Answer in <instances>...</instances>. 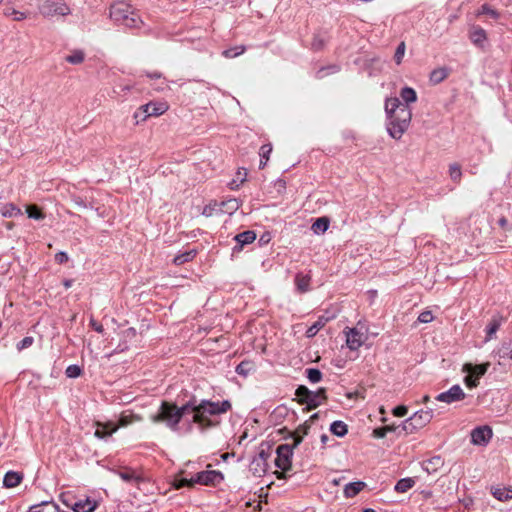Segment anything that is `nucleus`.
<instances>
[{
    "instance_id": "14",
    "label": "nucleus",
    "mask_w": 512,
    "mask_h": 512,
    "mask_svg": "<svg viewBox=\"0 0 512 512\" xmlns=\"http://www.w3.org/2000/svg\"><path fill=\"white\" fill-rule=\"evenodd\" d=\"M234 239L237 241V245L233 248L234 251L242 250L243 246L252 243L256 239V233L248 230L237 234Z\"/></svg>"
},
{
    "instance_id": "45",
    "label": "nucleus",
    "mask_w": 512,
    "mask_h": 512,
    "mask_svg": "<svg viewBox=\"0 0 512 512\" xmlns=\"http://www.w3.org/2000/svg\"><path fill=\"white\" fill-rule=\"evenodd\" d=\"M140 420V417L137 416V415H133V414H130V415H125V414H122L120 419H119V425L120 426H127L129 424H131L133 421H139Z\"/></svg>"
},
{
    "instance_id": "29",
    "label": "nucleus",
    "mask_w": 512,
    "mask_h": 512,
    "mask_svg": "<svg viewBox=\"0 0 512 512\" xmlns=\"http://www.w3.org/2000/svg\"><path fill=\"white\" fill-rule=\"evenodd\" d=\"M295 395L298 398V402L302 405L305 404L307 406V410H309V399L311 397V390H309L304 385H300L296 389Z\"/></svg>"
},
{
    "instance_id": "58",
    "label": "nucleus",
    "mask_w": 512,
    "mask_h": 512,
    "mask_svg": "<svg viewBox=\"0 0 512 512\" xmlns=\"http://www.w3.org/2000/svg\"><path fill=\"white\" fill-rule=\"evenodd\" d=\"M68 255L67 253L61 251V252H58L56 255H55V261L58 263V264H64L68 261Z\"/></svg>"
},
{
    "instance_id": "15",
    "label": "nucleus",
    "mask_w": 512,
    "mask_h": 512,
    "mask_svg": "<svg viewBox=\"0 0 512 512\" xmlns=\"http://www.w3.org/2000/svg\"><path fill=\"white\" fill-rule=\"evenodd\" d=\"M96 507L97 502L87 497L85 500L75 501L71 510L74 512H94Z\"/></svg>"
},
{
    "instance_id": "23",
    "label": "nucleus",
    "mask_w": 512,
    "mask_h": 512,
    "mask_svg": "<svg viewBox=\"0 0 512 512\" xmlns=\"http://www.w3.org/2000/svg\"><path fill=\"white\" fill-rule=\"evenodd\" d=\"M26 213L33 221H45L46 214L44 210L36 204H29L26 206Z\"/></svg>"
},
{
    "instance_id": "30",
    "label": "nucleus",
    "mask_w": 512,
    "mask_h": 512,
    "mask_svg": "<svg viewBox=\"0 0 512 512\" xmlns=\"http://www.w3.org/2000/svg\"><path fill=\"white\" fill-rule=\"evenodd\" d=\"M310 276L304 275L302 273H298L295 276V284L297 287V290L301 293H305L309 290V284H310Z\"/></svg>"
},
{
    "instance_id": "1",
    "label": "nucleus",
    "mask_w": 512,
    "mask_h": 512,
    "mask_svg": "<svg viewBox=\"0 0 512 512\" xmlns=\"http://www.w3.org/2000/svg\"><path fill=\"white\" fill-rule=\"evenodd\" d=\"M188 405H190L189 413H193L192 422L197 424L202 431L217 424L210 419V416L219 415L231 409V403L228 400L222 402L201 400L198 402L195 397H192L188 401Z\"/></svg>"
},
{
    "instance_id": "60",
    "label": "nucleus",
    "mask_w": 512,
    "mask_h": 512,
    "mask_svg": "<svg viewBox=\"0 0 512 512\" xmlns=\"http://www.w3.org/2000/svg\"><path fill=\"white\" fill-rule=\"evenodd\" d=\"M330 226H311V229L316 235L324 234Z\"/></svg>"
},
{
    "instance_id": "20",
    "label": "nucleus",
    "mask_w": 512,
    "mask_h": 512,
    "mask_svg": "<svg viewBox=\"0 0 512 512\" xmlns=\"http://www.w3.org/2000/svg\"><path fill=\"white\" fill-rule=\"evenodd\" d=\"M116 431H117V426H114L110 422L106 423V424L97 423V428L95 430L94 435L97 438L106 439Z\"/></svg>"
},
{
    "instance_id": "57",
    "label": "nucleus",
    "mask_w": 512,
    "mask_h": 512,
    "mask_svg": "<svg viewBox=\"0 0 512 512\" xmlns=\"http://www.w3.org/2000/svg\"><path fill=\"white\" fill-rule=\"evenodd\" d=\"M243 52H244L243 48H237V49H235V51L226 50V51L223 52V55L226 58H231V57H235V56L241 55Z\"/></svg>"
},
{
    "instance_id": "56",
    "label": "nucleus",
    "mask_w": 512,
    "mask_h": 512,
    "mask_svg": "<svg viewBox=\"0 0 512 512\" xmlns=\"http://www.w3.org/2000/svg\"><path fill=\"white\" fill-rule=\"evenodd\" d=\"M404 52H405V46L404 44H400L399 47L397 48V51L395 53V61L397 64H400L401 61H402V58L404 56Z\"/></svg>"
},
{
    "instance_id": "33",
    "label": "nucleus",
    "mask_w": 512,
    "mask_h": 512,
    "mask_svg": "<svg viewBox=\"0 0 512 512\" xmlns=\"http://www.w3.org/2000/svg\"><path fill=\"white\" fill-rule=\"evenodd\" d=\"M330 431L335 436L344 437L348 433V426L343 421L337 420L330 425Z\"/></svg>"
},
{
    "instance_id": "38",
    "label": "nucleus",
    "mask_w": 512,
    "mask_h": 512,
    "mask_svg": "<svg viewBox=\"0 0 512 512\" xmlns=\"http://www.w3.org/2000/svg\"><path fill=\"white\" fill-rule=\"evenodd\" d=\"M415 485V481L412 478L400 479L396 485L395 490L399 493H405Z\"/></svg>"
},
{
    "instance_id": "47",
    "label": "nucleus",
    "mask_w": 512,
    "mask_h": 512,
    "mask_svg": "<svg viewBox=\"0 0 512 512\" xmlns=\"http://www.w3.org/2000/svg\"><path fill=\"white\" fill-rule=\"evenodd\" d=\"M271 455V451H270V447H267V449H261L257 455V457H255L256 459V463H267L269 457Z\"/></svg>"
},
{
    "instance_id": "61",
    "label": "nucleus",
    "mask_w": 512,
    "mask_h": 512,
    "mask_svg": "<svg viewBox=\"0 0 512 512\" xmlns=\"http://www.w3.org/2000/svg\"><path fill=\"white\" fill-rule=\"evenodd\" d=\"M90 325L98 333H103V331H104L103 326L100 323H98L97 321H95L94 319H91Z\"/></svg>"
},
{
    "instance_id": "27",
    "label": "nucleus",
    "mask_w": 512,
    "mask_h": 512,
    "mask_svg": "<svg viewBox=\"0 0 512 512\" xmlns=\"http://www.w3.org/2000/svg\"><path fill=\"white\" fill-rule=\"evenodd\" d=\"M365 483L362 481L351 482L345 485L344 495L347 498L356 496L364 487Z\"/></svg>"
},
{
    "instance_id": "18",
    "label": "nucleus",
    "mask_w": 512,
    "mask_h": 512,
    "mask_svg": "<svg viewBox=\"0 0 512 512\" xmlns=\"http://www.w3.org/2000/svg\"><path fill=\"white\" fill-rule=\"evenodd\" d=\"M326 400L327 394L325 388H319L317 391H311V397L309 399V410L316 409Z\"/></svg>"
},
{
    "instance_id": "48",
    "label": "nucleus",
    "mask_w": 512,
    "mask_h": 512,
    "mask_svg": "<svg viewBox=\"0 0 512 512\" xmlns=\"http://www.w3.org/2000/svg\"><path fill=\"white\" fill-rule=\"evenodd\" d=\"M81 368L78 365H69L66 368V376L69 378H76L81 375Z\"/></svg>"
},
{
    "instance_id": "31",
    "label": "nucleus",
    "mask_w": 512,
    "mask_h": 512,
    "mask_svg": "<svg viewBox=\"0 0 512 512\" xmlns=\"http://www.w3.org/2000/svg\"><path fill=\"white\" fill-rule=\"evenodd\" d=\"M492 495L499 501L512 499V487L492 488Z\"/></svg>"
},
{
    "instance_id": "2",
    "label": "nucleus",
    "mask_w": 512,
    "mask_h": 512,
    "mask_svg": "<svg viewBox=\"0 0 512 512\" xmlns=\"http://www.w3.org/2000/svg\"><path fill=\"white\" fill-rule=\"evenodd\" d=\"M384 110L391 136L393 138H400L410 124L411 110L402 104L397 97L387 98L384 103Z\"/></svg>"
},
{
    "instance_id": "51",
    "label": "nucleus",
    "mask_w": 512,
    "mask_h": 512,
    "mask_svg": "<svg viewBox=\"0 0 512 512\" xmlns=\"http://www.w3.org/2000/svg\"><path fill=\"white\" fill-rule=\"evenodd\" d=\"M84 60V54L82 52H75L74 54L67 57V61L74 64H80Z\"/></svg>"
},
{
    "instance_id": "11",
    "label": "nucleus",
    "mask_w": 512,
    "mask_h": 512,
    "mask_svg": "<svg viewBox=\"0 0 512 512\" xmlns=\"http://www.w3.org/2000/svg\"><path fill=\"white\" fill-rule=\"evenodd\" d=\"M421 466L428 474H434L444 466V459L440 455H435L422 461Z\"/></svg>"
},
{
    "instance_id": "62",
    "label": "nucleus",
    "mask_w": 512,
    "mask_h": 512,
    "mask_svg": "<svg viewBox=\"0 0 512 512\" xmlns=\"http://www.w3.org/2000/svg\"><path fill=\"white\" fill-rule=\"evenodd\" d=\"M329 219L327 217H320L316 220L315 224L321 225V224H328Z\"/></svg>"
},
{
    "instance_id": "55",
    "label": "nucleus",
    "mask_w": 512,
    "mask_h": 512,
    "mask_svg": "<svg viewBox=\"0 0 512 512\" xmlns=\"http://www.w3.org/2000/svg\"><path fill=\"white\" fill-rule=\"evenodd\" d=\"M408 413V408L405 405H399L393 409V414L396 417H404Z\"/></svg>"
},
{
    "instance_id": "3",
    "label": "nucleus",
    "mask_w": 512,
    "mask_h": 512,
    "mask_svg": "<svg viewBox=\"0 0 512 512\" xmlns=\"http://www.w3.org/2000/svg\"><path fill=\"white\" fill-rule=\"evenodd\" d=\"M188 402L178 407L175 403L162 401L156 414L151 415L153 423H163L172 431H178L179 423L185 414L189 413Z\"/></svg>"
},
{
    "instance_id": "17",
    "label": "nucleus",
    "mask_w": 512,
    "mask_h": 512,
    "mask_svg": "<svg viewBox=\"0 0 512 512\" xmlns=\"http://www.w3.org/2000/svg\"><path fill=\"white\" fill-rule=\"evenodd\" d=\"M489 366H490L489 363H483V364H479V365H473L471 363H466L463 366V372L471 374L472 376L479 379L487 372Z\"/></svg>"
},
{
    "instance_id": "8",
    "label": "nucleus",
    "mask_w": 512,
    "mask_h": 512,
    "mask_svg": "<svg viewBox=\"0 0 512 512\" xmlns=\"http://www.w3.org/2000/svg\"><path fill=\"white\" fill-rule=\"evenodd\" d=\"M492 429L489 426H480L471 431V442L474 445H487L492 438Z\"/></svg>"
},
{
    "instance_id": "26",
    "label": "nucleus",
    "mask_w": 512,
    "mask_h": 512,
    "mask_svg": "<svg viewBox=\"0 0 512 512\" xmlns=\"http://www.w3.org/2000/svg\"><path fill=\"white\" fill-rule=\"evenodd\" d=\"M470 39L477 46H483L487 40L486 32L480 27H473L470 31Z\"/></svg>"
},
{
    "instance_id": "19",
    "label": "nucleus",
    "mask_w": 512,
    "mask_h": 512,
    "mask_svg": "<svg viewBox=\"0 0 512 512\" xmlns=\"http://www.w3.org/2000/svg\"><path fill=\"white\" fill-rule=\"evenodd\" d=\"M23 477L21 472L8 471L4 476L3 484L6 488H14L22 482Z\"/></svg>"
},
{
    "instance_id": "36",
    "label": "nucleus",
    "mask_w": 512,
    "mask_h": 512,
    "mask_svg": "<svg viewBox=\"0 0 512 512\" xmlns=\"http://www.w3.org/2000/svg\"><path fill=\"white\" fill-rule=\"evenodd\" d=\"M502 320L503 318L500 316H494L492 318L486 329L487 339H491L492 336L497 332L502 323Z\"/></svg>"
},
{
    "instance_id": "24",
    "label": "nucleus",
    "mask_w": 512,
    "mask_h": 512,
    "mask_svg": "<svg viewBox=\"0 0 512 512\" xmlns=\"http://www.w3.org/2000/svg\"><path fill=\"white\" fill-rule=\"evenodd\" d=\"M240 207V203L236 198L226 199L220 202V213L233 214Z\"/></svg>"
},
{
    "instance_id": "64",
    "label": "nucleus",
    "mask_w": 512,
    "mask_h": 512,
    "mask_svg": "<svg viewBox=\"0 0 512 512\" xmlns=\"http://www.w3.org/2000/svg\"><path fill=\"white\" fill-rule=\"evenodd\" d=\"M63 284H64L65 288H70L73 284V280L67 279L63 282Z\"/></svg>"
},
{
    "instance_id": "44",
    "label": "nucleus",
    "mask_w": 512,
    "mask_h": 512,
    "mask_svg": "<svg viewBox=\"0 0 512 512\" xmlns=\"http://www.w3.org/2000/svg\"><path fill=\"white\" fill-rule=\"evenodd\" d=\"M401 429L404 431L405 434H412L416 432L419 428H416V425H414L412 417H409L402 423Z\"/></svg>"
},
{
    "instance_id": "63",
    "label": "nucleus",
    "mask_w": 512,
    "mask_h": 512,
    "mask_svg": "<svg viewBox=\"0 0 512 512\" xmlns=\"http://www.w3.org/2000/svg\"><path fill=\"white\" fill-rule=\"evenodd\" d=\"M399 427H396L394 425H386L384 426V429L385 431L388 433V432H393L395 431L396 429H398Z\"/></svg>"
},
{
    "instance_id": "50",
    "label": "nucleus",
    "mask_w": 512,
    "mask_h": 512,
    "mask_svg": "<svg viewBox=\"0 0 512 512\" xmlns=\"http://www.w3.org/2000/svg\"><path fill=\"white\" fill-rule=\"evenodd\" d=\"M195 484H196V482H193V477L191 479L182 478L175 482V488L180 489L185 486L192 487Z\"/></svg>"
},
{
    "instance_id": "28",
    "label": "nucleus",
    "mask_w": 512,
    "mask_h": 512,
    "mask_svg": "<svg viewBox=\"0 0 512 512\" xmlns=\"http://www.w3.org/2000/svg\"><path fill=\"white\" fill-rule=\"evenodd\" d=\"M43 13L45 14H58L65 15L68 12V8L65 5H57L54 9L52 8L51 0H46L42 6Z\"/></svg>"
},
{
    "instance_id": "13",
    "label": "nucleus",
    "mask_w": 512,
    "mask_h": 512,
    "mask_svg": "<svg viewBox=\"0 0 512 512\" xmlns=\"http://www.w3.org/2000/svg\"><path fill=\"white\" fill-rule=\"evenodd\" d=\"M248 170L243 167L237 168L228 186L231 190H238L247 181Z\"/></svg>"
},
{
    "instance_id": "59",
    "label": "nucleus",
    "mask_w": 512,
    "mask_h": 512,
    "mask_svg": "<svg viewBox=\"0 0 512 512\" xmlns=\"http://www.w3.org/2000/svg\"><path fill=\"white\" fill-rule=\"evenodd\" d=\"M386 435L387 432L385 431L384 426L373 430V436L375 438H384Z\"/></svg>"
},
{
    "instance_id": "37",
    "label": "nucleus",
    "mask_w": 512,
    "mask_h": 512,
    "mask_svg": "<svg viewBox=\"0 0 512 512\" xmlns=\"http://www.w3.org/2000/svg\"><path fill=\"white\" fill-rule=\"evenodd\" d=\"M196 256V250H189L182 254L176 255L173 259V263L175 265H182L186 262L192 261L193 258Z\"/></svg>"
},
{
    "instance_id": "12",
    "label": "nucleus",
    "mask_w": 512,
    "mask_h": 512,
    "mask_svg": "<svg viewBox=\"0 0 512 512\" xmlns=\"http://www.w3.org/2000/svg\"><path fill=\"white\" fill-rule=\"evenodd\" d=\"M411 417L414 421V425H416V428L421 429L432 420L433 410L430 408L427 410H419L415 412Z\"/></svg>"
},
{
    "instance_id": "34",
    "label": "nucleus",
    "mask_w": 512,
    "mask_h": 512,
    "mask_svg": "<svg viewBox=\"0 0 512 512\" xmlns=\"http://www.w3.org/2000/svg\"><path fill=\"white\" fill-rule=\"evenodd\" d=\"M255 370V365L252 361H248V360H244L242 362H240L235 371L237 374L241 375V376H248L252 371Z\"/></svg>"
},
{
    "instance_id": "39",
    "label": "nucleus",
    "mask_w": 512,
    "mask_h": 512,
    "mask_svg": "<svg viewBox=\"0 0 512 512\" xmlns=\"http://www.w3.org/2000/svg\"><path fill=\"white\" fill-rule=\"evenodd\" d=\"M220 202L211 201L203 208V214L211 217L220 213Z\"/></svg>"
},
{
    "instance_id": "40",
    "label": "nucleus",
    "mask_w": 512,
    "mask_h": 512,
    "mask_svg": "<svg viewBox=\"0 0 512 512\" xmlns=\"http://www.w3.org/2000/svg\"><path fill=\"white\" fill-rule=\"evenodd\" d=\"M268 463H256V459L254 458L251 463V470L254 475L261 476L267 471Z\"/></svg>"
},
{
    "instance_id": "25",
    "label": "nucleus",
    "mask_w": 512,
    "mask_h": 512,
    "mask_svg": "<svg viewBox=\"0 0 512 512\" xmlns=\"http://www.w3.org/2000/svg\"><path fill=\"white\" fill-rule=\"evenodd\" d=\"M28 512H59V506L53 501H44L31 506Z\"/></svg>"
},
{
    "instance_id": "41",
    "label": "nucleus",
    "mask_w": 512,
    "mask_h": 512,
    "mask_svg": "<svg viewBox=\"0 0 512 512\" xmlns=\"http://www.w3.org/2000/svg\"><path fill=\"white\" fill-rule=\"evenodd\" d=\"M306 375L311 383H318L322 379V372L316 368L306 369Z\"/></svg>"
},
{
    "instance_id": "32",
    "label": "nucleus",
    "mask_w": 512,
    "mask_h": 512,
    "mask_svg": "<svg viewBox=\"0 0 512 512\" xmlns=\"http://www.w3.org/2000/svg\"><path fill=\"white\" fill-rule=\"evenodd\" d=\"M400 97L403 100V104L409 107V104L414 103L417 100L416 91L410 87H405L400 91Z\"/></svg>"
},
{
    "instance_id": "52",
    "label": "nucleus",
    "mask_w": 512,
    "mask_h": 512,
    "mask_svg": "<svg viewBox=\"0 0 512 512\" xmlns=\"http://www.w3.org/2000/svg\"><path fill=\"white\" fill-rule=\"evenodd\" d=\"M3 215L14 217L21 214V210L19 208H16L15 206H7L3 210Z\"/></svg>"
},
{
    "instance_id": "54",
    "label": "nucleus",
    "mask_w": 512,
    "mask_h": 512,
    "mask_svg": "<svg viewBox=\"0 0 512 512\" xmlns=\"http://www.w3.org/2000/svg\"><path fill=\"white\" fill-rule=\"evenodd\" d=\"M473 377L474 376H472L471 374H468L464 378V382L467 385V387H469V388H475L479 384L478 379L476 377L475 378H473Z\"/></svg>"
},
{
    "instance_id": "35",
    "label": "nucleus",
    "mask_w": 512,
    "mask_h": 512,
    "mask_svg": "<svg viewBox=\"0 0 512 512\" xmlns=\"http://www.w3.org/2000/svg\"><path fill=\"white\" fill-rule=\"evenodd\" d=\"M448 174L453 182L459 183L462 178V168L459 163H451L448 166Z\"/></svg>"
},
{
    "instance_id": "22",
    "label": "nucleus",
    "mask_w": 512,
    "mask_h": 512,
    "mask_svg": "<svg viewBox=\"0 0 512 512\" xmlns=\"http://www.w3.org/2000/svg\"><path fill=\"white\" fill-rule=\"evenodd\" d=\"M310 429V424L306 421L304 424L300 425L295 431L290 432V437L293 438V445L297 447L303 440V437L308 434Z\"/></svg>"
},
{
    "instance_id": "49",
    "label": "nucleus",
    "mask_w": 512,
    "mask_h": 512,
    "mask_svg": "<svg viewBox=\"0 0 512 512\" xmlns=\"http://www.w3.org/2000/svg\"><path fill=\"white\" fill-rule=\"evenodd\" d=\"M34 342V338L31 336L24 337L20 342L17 343V349L18 351H21L23 349H26L30 347Z\"/></svg>"
},
{
    "instance_id": "43",
    "label": "nucleus",
    "mask_w": 512,
    "mask_h": 512,
    "mask_svg": "<svg viewBox=\"0 0 512 512\" xmlns=\"http://www.w3.org/2000/svg\"><path fill=\"white\" fill-rule=\"evenodd\" d=\"M5 15L11 17L15 21H21L27 17V14L25 12L18 11L14 8H8L5 12Z\"/></svg>"
},
{
    "instance_id": "53",
    "label": "nucleus",
    "mask_w": 512,
    "mask_h": 512,
    "mask_svg": "<svg viewBox=\"0 0 512 512\" xmlns=\"http://www.w3.org/2000/svg\"><path fill=\"white\" fill-rule=\"evenodd\" d=\"M433 320V314L431 311H423L418 316V321L421 323H430Z\"/></svg>"
},
{
    "instance_id": "6",
    "label": "nucleus",
    "mask_w": 512,
    "mask_h": 512,
    "mask_svg": "<svg viewBox=\"0 0 512 512\" xmlns=\"http://www.w3.org/2000/svg\"><path fill=\"white\" fill-rule=\"evenodd\" d=\"M224 479L223 474L220 471L216 470H206L198 472L193 477V482L196 484H201L205 486H216L220 484Z\"/></svg>"
},
{
    "instance_id": "46",
    "label": "nucleus",
    "mask_w": 512,
    "mask_h": 512,
    "mask_svg": "<svg viewBox=\"0 0 512 512\" xmlns=\"http://www.w3.org/2000/svg\"><path fill=\"white\" fill-rule=\"evenodd\" d=\"M59 499L66 507L72 509L73 503L75 502L73 495L69 492L61 493Z\"/></svg>"
},
{
    "instance_id": "4",
    "label": "nucleus",
    "mask_w": 512,
    "mask_h": 512,
    "mask_svg": "<svg viewBox=\"0 0 512 512\" xmlns=\"http://www.w3.org/2000/svg\"><path fill=\"white\" fill-rule=\"evenodd\" d=\"M110 18L128 28L140 29L145 24L139 11L125 1H117L111 5Z\"/></svg>"
},
{
    "instance_id": "10",
    "label": "nucleus",
    "mask_w": 512,
    "mask_h": 512,
    "mask_svg": "<svg viewBox=\"0 0 512 512\" xmlns=\"http://www.w3.org/2000/svg\"><path fill=\"white\" fill-rule=\"evenodd\" d=\"M364 335L356 328H351L346 332V343L350 350H357L364 343Z\"/></svg>"
},
{
    "instance_id": "9",
    "label": "nucleus",
    "mask_w": 512,
    "mask_h": 512,
    "mask_svg": "<svg viewBox=\"0 0 512 512\" xmlns=\"http://www.w3.org/2000/svg\"><path fill=\"white\" fill-rule=\"evenodd\" d=\"M168 110V105L162 102H151L145 105H142L139 108V111L144 114L145 120L147 117H158L164 114Z\"/></svg>"
},
{
    "instance_id": "5",
    "label": "nucleus",
    "mask_w": 512,
    "mask_h": 512,
    "mask_svg": "<svg viewBox=\"0 0 512 512\" xmlns=\"http://www.w3.org/2000/svg\"><path fill=\"white\" fill-rule=\"evenodd\" d=\"M294 445L281 444L276 448L277 457L275 459V465L281 471H275L277 479H285L286 472L292 469V456Z\"/></svg>"
},
{
    "instance_id": "16",
    "label": "nucleus",
    "mask_w": 512,
    "mask_h": 512,
    "mask_svg": "<svg viewBox=\"0 0 512 512\" xmlns=\"http://www.w3.org/2000/svg\"><path fill=\"white\" fill-rule=\"evenodd\" d=\"M335 315H321L318 317V319L314 322L312 326H310L306 331V336L308 338L314 337L320 329H322L327 322H329L331 319H333Z\"/></svg>"
},
{
    "instance_id": "7",
    "label": "nucleus",
    "mask_w": 512,
    "mask_h": 512,
    "mask_svg": "<svg viewBox=\"0 0 512 512\" xmlns=\"http://www.w3.org/2000/svg\"><path fill=\"white\" fill-rule=\"evenodd\" d=\"M466 394L459 385H453L448 391L442 392L436 396V400L451 404L461 401L465 398Z\"/></svg>"
},
{
    "instance_id": "42",
    "label": "nucleus",
    "mask_w": 512,
    "mask_h": 512,
    "mask_svg": "<svg viewBox=\"0 0 512 512\" xmlns=\"http://www.w3.org/2000/svg\"><path fill=\"white\" fill-rule=\"evenodd\" d=\"M118 475L120 478L126 482H138L140 480V477L135 474L133 470L126 469L125 471L118 472Z\"/></svg>"
},
{
    "instance_id": "21",
    "label": "nucleus",
    "mask_w": 512,
    "mask_h": 512,
    "mask_svg": "<svg viewBox=\"0 0 512 512\" xmlns=\"http://www.w3.org/2000/svg\"><path fill=\"white\" fill-rule=\"evenodd\" d=\"M449 73L447 67H437L431 71L429 80L434 85L440 84L449 76Z\"/></svg>"
}]
</instances>
